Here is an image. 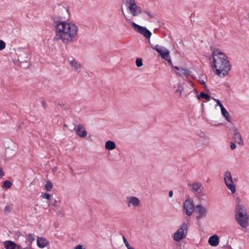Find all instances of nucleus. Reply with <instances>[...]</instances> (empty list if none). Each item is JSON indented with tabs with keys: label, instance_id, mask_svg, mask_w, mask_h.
Returning <instances> with one entry per match:
<instances>
[{
	"label": "nucleus",
	"instance_id": "nucleus-1",
	"mask_svg": "<svg viewBox=\"0 0 249 249\" xmlns=\"http://www.w3.org/2000/svg\"><path fill=\"white\" fill-rule=\"evenodd\" d=\"M212 56L213 60L210 64L215 74L220 77L227 75L231 70V65L227 55L216 49L213 51Z\"/></svg>",
	"mask_w": 249,
	"mask_h": 249
},
{
	"label": "nucleus",
	"instance_id": "nucleus-2",
	"mask_svg": "<svg viewBox=\"0 0 249 249\" xmlns=\"http://www.w3.org/2000/svg\"><path fill=\"white\" fill-rule=\"evenodd\" d=\"M237 204L235 206V219L242 229H246L249 226V216L246 209L241 203V200L237 199Z\"/></svg>",
	"mask_w": 249,
	"mask_h": 249
},
{
	"label": "nucleus",
	"instance_id": "nucleus-3",
	"mask_svg": "<svg viewBox=\"0 0 249 249\" xmlns=\"http://www.w3.org/2000/svg\"><path fill=\"white\" fill-rule=\"evenodd\" d=\"M70 21L64 20L62 17H54L53 18V25L55 28L56 37L62 41L64 35L67 31Z\"/></svg>",
	"mask_w": 249,
	"mask_h": 249
},
{
	"label": "nucleus",
	"instance_id": "nucleus-4",
	"mask_svg": "<svg viewBox=\"0 0 249 249\" xmlns=\"http://www.w3.org/2000/svg\"><path fill=\"white\" fill-rule=\"evenodd\" d=\"M77 34V26L74 23L70 21L62 41L66 44L72 42L75 40Z\"/></svg>",
	"mask_w": 249,
	"mask_h": 249
},
{
	"label": "nucleus",
	"instance_id": "nucleus-5",
	"mask_svg": "<svg viewBox=\"0 0 249 249\" xmlns=\"http://www.w3.org/2000/svg\"><path fill=\"white\" fill-rule=\"evenodd\" d=\"M123 2L128 4V9L133 16H137L142 13V8L136 4L135 0H123Z\"/></svg>",
	"mask_w": 249,
	"mask_h": 249
},
{
	"label": "nucleus",
	"instance_id": "nucleus-6",
	"mask_svg": "<svg viewBox=\"0 0 249 249\" xmlns=\"http://www.w3.org/2000/svg\"><path fill=\"white\" fill-rule=\"evenodd\" d=\"M188 226L186 223H183L173 235L175 241L178 242L184 238L187 234Z\"/></svg>",
	"mask_w": 249,
	"mask_h": 249
},
{
	"label": "nucleus",
	"instance_id": "nucleus-7",
	"mask_svg": "<svg viewBox=\"0 0 249 249\" xmlns=\"http://www.w3.org/2000/svg\"><path fill=\"white\" fill-rule=\"evenodd\" d=\"M224 179L228 189L231 191V193H234L236 191V188L230 172L227 171L224 173Z\"/></svg>",
	"mask_w": 249,
	"mask_h": 249
},
{
	"label": "nucleus",
	"instance_id": "nucleus-8",
	"mask_svg": "<svg viewBox=\"0 0 249 249\" xmlns=\"http://www.w3.org/2000/svg\"><path fill=\"white\" fill-rule=\"evenodd\" d=\"M131 25L134 30L142 35L147 39H149L151 36V33L145 27L140 26L134 22H131Z\"/></svg>",
	"mask_w": 249,
	"mask_h": 249
},
{
	"label": "nucleus",
	"instance_id": "nucleus-9",
	"mask_svg": "<svg viewBox=\"0 0 249 249\" xmlns=\"http://www.w3.org/2000/svg\"><path fill=\"white\" fill-rule=\"evenodd\" d=\"M183 208L185 210V213L188 216L192 215L195 209L193 200L191 198H187L183 203Z\"/></svg>",
	"mask_w": 249,
	"mask_h": 249
},
{
	"label": "nucleus",
	"instance_id": "nucleus-10",
	"mask_svg": "<svg viewBox=\"0 0 249 249\" xmlns=\"http://www.w3.org/2000/svg\"><path fill=\"white\" fill-rule=\"evenodd\" d=\"M195 211H196V213L197 214L196 218L197 220H199L205 217L207 213V211L206 208L201 204L197 205L195 207Z\"/></svg>",
	"mask_w": 249,
	"mask_h": 249
},
{
	"label": "nucleus",
	"instance_id": "nucleus-11",
	"mask_svg": "<svg viewBox=\"0 0 249 249\" xmlns=\"http://www.w3.org/2000/svg\"><path fill=\"white\" fill-rule=\"evenodd\" d=\"M231 130H232V133L234 135L235 142L243 146L244 145L243 139L241 134L239 132L238 128L237 127H234Z\"/></svg>",
	"mask_w": 249,
	"mask_h": 249
},
{
	"label": "nucleus",
	"instance_id": "nucleus-12",
	"mask_svg": "<svg viewBox=\"0 0 249 249\" xmlns=\"http://www.w3.org/2000/svg\"><path fill=\"white\" fill-rule=\"evenodd\" d=\"M69 61L70 65L73 69V70L77 72H80V69L82 67V65L80 63H78L74 58L71 57L69 59Z\"/></svg>",
	"mask_w": 249,
	"mask_h": 249
},
{
	"label": "nucleus",
	"instance_id": "nucleus-13",
	"mask_svg": "<svg viewBox=\"0 0 249 249\" xmlns=\"http://www.w3.org/2000/svg\"><path fill=\"white\" fill-rule=\"evenodd\" d=\"M156 51L160 55L161 58L165 60L170 57L169 51L167 50H162L161 48H154Z\"/></svg>",
	"mask_w": 249,
	"mask_h": 249
},
{
	"label": "nucleus",
	"instance_id": "nucleus-14",
	"mask_svg": "<svg viewBox=\"0 0 249 249\" xmlns=\"http://www.w3.org/2000/svg\"><path fill=\"white\" fill-rule=\"evenodd\" d=\"M76 134L80 137H85L87 135L86 130L84 129L83 125L81 124H78L76 129Z\"/></svg>",
	"mask_w": 249,
	"mask_h": 249
},
{
	"label": "nucleus",
	"instance_id": "nucleus-15",
	"mask_svg": "<svg viewBox=\"0 0 249 249\" xmlns=\"http://www.w3.org/2000/svg\"><path fill=\"white\" fill-rule=\"evenodd\" d=\"M219 242V237L218 236L214 234L211 236L210 237L208 243L209 244L213 247L217 246Z\"/></svg>",
	"mask_w": 249,
	"mask_h": 249
},
{
	"label": "nucleus",
	"instance_id": "nucleus-16",
	"mask_svg": "<svg viewBox=\"0 0 249 249\" xmlns=\"http://www.w3.org/2000/svg\"><path fill=\"white\" fill-rule=\"evenodd\" d=\"M37 246L40 248L45 247L48 244V241L44 237H37Z\"/></svg>",
	"mask_w": 249,
	"mask_h": 249
},
{
	"label": "nucleus",
	"instance_id": "nucleus-17",
	"mask_svg": "<svg viewBox=\"0 0 249 249\" xmlns=\"http://www.w3.org/2000/svg\"><path fill=\"white\" fill-rule=\"evenodd\" d=\"M128 200V206H130V204L132 205L134 207L139 206L140 204L139 199L136 196H129L127 198Z\"/></svg>",
	"mask_w": 249,
	"mask_h": 249
},
{
	"label": "nucleus",
	"instance_id": "nucleus-18",
	"mask_svg": "<svg viewBox=\"0 0 249 249\" xmlns=\"http://www.w3.org/2000/svg\"><path fill=\"white\" fill-rule=\"evenodd\" d=\"M188 186L190 188V190L193 192H197L201 187V184L199 182H195L193 183L188 184Z\"/></svg>",
	"mask_w": 249,
	"mask_h": 249
},
{
	"label": "nucleus",
	"instance_id": "nucleus-19",
	"mask_svg": "<svg viewBox=\"0 0 249 249\" xmlns=\"http://www.w3.org/2000/svg\"><path fill=\"white\" fill-rule=\"evenodd\" d=\"M4 245L6 249H15L17 247L16 243L11 241H7L4 242Z\"/></svg>",
	"mask_w": 249,
	"mask_h": 249
},
{
	"label": "nucleus",
	"instance_id": "nucleus-20",
	"mask_svg": "<svg viewBox=\"0 0 249 249\" xmlns=\"http://www.w3.org/2000/svg\"><path fill=\"white\" fill-rule=\"evenodd\" d=\"M116 147L115 143L112 141H107L105 143V148L108 150H112Z\"/></svg>",
	"mask_w": 249,
	"mask_h": 249
},
{
	"label": "nucleus",
	"instance_id": "nucleus-21",
	"mask_svg": "<svg viewBox=\"0 0 249 249\" xmlns=\"http://www.w3.org/2000/svg\"><path fill=\"white\" fill-rule=\"evenodd\" d=\"M221 114L224 116V117L225 118L226 121H227L229 122H231V118L228 112L226 110V109L224 108V107H222V108L221 109Z\"/></svg>",
	"mask_w": 249,
	"mask_h": 249
},
{
	"label": "nucleus",
	"instance_id": "nucleus-22",
	"mask_svg": "<svg viewBox=\"0 0 249 249\" xmlns=\"http://www.w3.org/2000/svg\"><path fill=\"white\" fill-rule=\"evenodd\" d=\"M201 98L205 99L209 101L210 100L211 97L209 94L205 93L204 92H201L198 95H197V98L198 99H200Z\"/></svg>",
	"mask_w": 249,
	"mask_h": 249
},
{
	"label": "nucleus",
	"instance_id": "nucleus-23",
	"mask_svg": "<svg viewBox=\"0 0 249 249\" xmlns=\"http://www.w3.org/2000/svg\"><path fill=\"white\" fill-rule=\"evenodd\" d=\"M53 188V184L49 181H47L45 185V189L46 191H50Z\"/></svg>",
	"mask_w": 249,
	"mask_h": 249
},
{
	"label": "nucleus",
	"instance_id": "nucleus-24",
	"mask_svg": "<svg viewBox=\"0 0 249 249\" xmlns=\"http://www.w3.org/2000/svg\"><path fill=\"white\" fill-rule=\"evenodd\" d=\"M180 72L181 74L184 75L186 76L189 75L191 72L190 71H189L188 69H184L183 68H180Z\"/></svg>",
	"mask_w": 249,
	"mask_h": 249
},
{
	"label": "nucleus",
	"instance_id": "nucleus-25",
	"mask_svg": "<svg viewBox=\"0 0 249 249\" xmlns=\"http://www.w3.org/2000/svg\"><path fill=\"white\" fill-rule=\"evenodd\" d=\"M29 58L28 57H26V59L25 60V63L24 64H20V67H22L24 69L27 68L29 66V63L28 62Z\"/></svg>",
	"mask_w": 249,
	"mask_h": 249
},
{
	"label": "nucleus",
	"instance_id": "nucleus-26",
	"mask_svg": "<svg viewBox=\"0 0 249 249\" xmlns=\"http://www.w3.org/2000/svg\"><path fill=\"white\" fill-rule=\"evenodd\" d=\"M27 239L30 242V244H31L35 240L34 235L31 233H29L27 235Z\"/></svg>",
	"mask_w": 249,
	"mask_h": 249
},
{
	"label": "nucleus",
	"instance_id": "nucleus-27",
	"mask_svg": "<svg viewBox=\"0 0 249 249\" xmlns=\"http://www.w3.org/2000/svg\"><path fill=\"white\" fill-rule=\"evenodd\" d=\"M136 65L138 67H141L142 66V61L141 58H137L136 59Z\"/></svg>",
	"mask_w": 249,
	"mask_h": 249
},
{
	"label": "nucleus",
	"instance_id": "nucleus-28",
	"mask_svg": "<svg viewBox=\"0 0 249 249\" xmlns=\"http://www.w3.org/2000/svg\"><path fill=\"white\" fill-rule=\"evenodd\" d=\"M11 186L12 182L10 180H6V181H4L3 186L5 188L8 189L10 188L11 187Z\"/></svg>",
	"mask_w": 249,
	"mask_h": 249
},
{
	"label": "nucleus",
	"instance_id": "nucleus-29",
	"mask_svg": "<svg viewBox=\"0 0 249 249\" xmlns=\"http://www.w3.org/2000/svg\"><path fill=\"white\" fill-rule=\"evenodd\" d=\"M12 209V205H7L4 208V213H8L10 212Z\"/></svg>",
	"mask_w": 249,
	"mask_h": 249
},
{
	"label": "nucleus",
	"instance_id": "nucleus-30",
	"mask_svg": "<svg viewBox=\"0 0 249 249\" xmlns=\"http://www.w3.org/2000/svg\"><path fill=\"white\" fill-rule=\"evenodd\" d=\"M18 60L20 63V64L25 63V60L24 59L23 56L21 55L18 56Z\"/></svg>",
	"mask_w": 249,
	"mask_h": 249
},
{
	"label": "nucleus",
	"instance_id": "nucleus-31",
	"mask_svg": "<svg viewBox=\"0 0 249 249\" xmlns=\"http://www.w3.org/2000/svg\"><path fill=\"white\" fill-rule=\"evenodd\" d=\"M183 91V88L182 86H178V89L176 90V93H179L180 95L181 94Z\"/></svg>",
	"mask_w": 249,
	"mask_h": 249
},
{
	"label": "nucleus",
	"instance_id": "nucleus-32",
	"mask_svg": "<svg viewBox=\"0 0 249 249\" xmlns=\"http://www.w3.org/2000/svg\"><path fill=\"white\" fill-rule=\"evenodd\" d=\"M123 239L124 242L125 246L127 248L129 247L130 246V245L124 236H123Z\"/></svg>",
	"mask_w": 249,
	"mask_h": 249
},
{
	"label": "nucleus",
	"instance_id": "nucleus-33",
	"mask_svg": "<svg viewBox=\"0 0 249 249\" xmlns=\"http://www.w3.org/2000/svg\"><path fill=\"white\" fill-rule=\"evenodd\" d=\"M236 144L233 142H231L230 143V148L231 150H234L236 148Z\"/></svg>",
	"mask_w": 249,
	"mask_h": 249
},
{
	"label": "nucleus",
	"instance_id": "nucleus-34",
	"mask_svg": "<svg viewBox=\"0 0 249 249\" xmlns=\"http://www.w3.org/2000/svg\"><path fill=\"white\" fill-rule=\"evenodd\" d=\"M51 196V195L47 193H45L43 195V198L47 199L48 200H49Z\"/></svg>",
	"mask_w": 249,
	"mask_h": 249
},
{
	"label": "nucleus",
	"instance_id": "nucleus-35",
	"mask_svg": "<svg viewBox=\"0 0 249 249\" xmlns=\"http://www.w3.org/2000/svg\"><path fill=\"white\" fill-rule=\"evenodd\" d=\"M215 100L216 101L217 105L220 107L221 109L222 107H224L221 102L218 99H215Z\"/></svg>",
	"mask_w": 249,
	"mask_h": 249
},
{
	"label": "nucleus",
	"instance_id": "nucleus-36",
	"mask_svg": "<svg viewBox=\"0 0 249 249\" xmlns=\"http://www.w3.org/2000/svg\"><path fill=\"white\" fill-rule=\"evenodd\" d=\"M4 175V172L2 171V169L1 168H0V178H2Z\"/></svg>",
	"mask_w": 249,
	"mask_h": 249
},
{
	"label": "nucleus",
	"instance_id": "nucleus-37",
	"mask_svg": "<svg viewBox=\"0 0 249 249\" xmlns=\"http://www.w3.org/2000/svg\"><path fill=\"white\" fill-rule=\"evenodd\" d=\"M5 43L4 41L1 40H0V47H5Z\"/></svg>",
	"mask_w": 249,
	"mask_h": 249
},
{
	"label": "nucleus",
	"instance_id": "nucleus-38",
	"mask_svg": "<svg viewBox=\"0 0 249 249\" xmlns=\"http://www.w3.org/2000/svg\"><path fill=\"white\" fill-rule=\"evenodd\" d=\"M166 61L168 62V63L172 67H173V64H172V60L170 58H169L167 60H166Z\"/></svg>",
	"mask_w": 249,
	"mask_h": 249
},
{
	"label": "nucleus",
	"instance_id": "nucleus-39",
	"mask_svg": "<svg viewBox=\"0 0 249 249\" xmlns=\"http://www.w3.org/2000/svg\"><path fill=\"white\" fill-rule=\"evenodd\" d=\"M83 246L81 245H78L75 247V249H82Z\"/></svg>",
	"mask_w": 249,
	"mask_h": 249
},
{
	"label": "nucleus",
	"instance_id": "nucleus-40",
	"mask_svg": "<svg viewBox=\"0 0 249 249\" xmlns=\"http://www.w3.org/2000/svg\"><path fill=\"white\" fill-rule=\"evenodd\" d=\"M146 13L147 14V15L150 18H152L153 17V15L151 14V13L149 12V11H147L146 12Z\"/></svg>",
	"mask_w": 249,
	"mask_h": 249
},
{
	"label": "nucleus",
	"instance_id": "nucleus-41",
	"mask_svg": "<svg viewBox=\"0 0 249 249\" xmlns=\"http://www.w3.org/2000/svg\"><path fill=\"white\" fill-rule=\"evenodd\" d=\"M173 191H169V197H172L173 196Z\"/></svg>",
	"mask_w": 249,
	"mask_h": 249
},
{
	"label": "nucleus",
	"instance_id": "nucleus-42",
	"mask_svg": "<svg viewBox=\"0 0 249 249\" xmlns=\"http://www.w3.org/2000/svg\"><path fill=\"white\" fill-rule=\"evenodd\" d=\"M175 69H176V70H177L178 71H179L180 70V68H181V67H174Z\"/></svg>",
	"mask_w": 249,
	"mask_h": 249
},
{
	"label": "nucleus",
	"instance_id": "nucleus-43",
	"mask_svg": "<svg viewBox=\"0 0 249 249\" xmlns=\"http://www.w3.org/2000/svg\"><path fill=\"white\" fill-rule=\"evenodd\" d=\"M226 249H232L230 246H227L226 247Z\"/></svg>",
	"mask_w": 249,
	"mask_h": 249
},
{
	"label": "nucleus",
	"instance_id": "nucleus-44",
	"mask_svg": "<svg viewBox=\"0 0 249 249\" xmlns=\"http://www.w3.org/2000/svg\"><path fill=\"white\" fill-rule=\"evenodd\" d=\"M56 203H57V201H56V200H54V202H53V206H56Z\"/></svg>",
	"mask_w": 249,
	"mask_h": 249
},
{
	"label": "nucleus",
	"instance_id": "nucleus-45",
	"mask_svg": "<svg viewBox=\"0 0 249 249\" xmlns=\"http://www.w3.org/2000/svg\"><path fill=\"white\" fill-rule=\"evenodd\" d=\"M200 83H201V84H202V85H203V84H205V82H204L203 80H202V81H200Z\"/></svg>",
	"mask_w": 249,
	"mask_h": 249
},
{
	"label": "nucleus",
	"instance_id": "nucleus-46",
	"mask_svg": "<svg viewBox=\"0 0 249 249\" xmlns=\"http://www.w3.org/2000/svg\"><path fill=\"white\" fill-rule=\"evenodd\" d=\"M125 19H126L128 22H131L130 20L128 19L127 18H125Z\"/></svg>",
	"mask_w": 249,
	"mask_h": 249
},
{
	"label": "nucleus",
	"instance_id": "nucleus-47",
	"mask_svg": "<svg viewBox=\"0 0 249 249\" xmlns=\"http://www.w3.org/2000/svg\"><path fill=\"white\" fill-rule=\"evenodd\" d=\"M42 104H43V107L45 108V103L44 102H42Z\"/></svg>",
	"mask_w": 249,
	"mask_h": 249
},
{
	"label": "nucleus",
	"instance_id": "nucleus-48",
	"mask_svg": "<svg viewBox=\"0 0 249 249\" xmlns=\"http://www.w3.org/2000/svg\"><path fill=\"white\" fill-rule=\"evenodd\" d=\"M5 48H0V51L3 50V49H4Z\"/></svg>",
	"mask_w": 249,
	"mask_h": 249
}]
</instances>
